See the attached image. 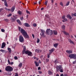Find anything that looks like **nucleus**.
Listing matches in <instances>:
<instances>
[{
    "label": "nucleus",
    "instance_id": "obj_1",
    "mask_svg": "<svg viewBox=\"0 0 76 76\" xmlns=\"http://www.w3.org/2000/svg\"><path fill=\"white\" fill-rule=\"evenodd\" d=\"M18 29L20 31H21L20 32L22 34L23 36L24 37V38H26L28 39L29 38V36L27 32H26L24 29L21 28L20 27L18 28Z\"/></svg>",
    "mask_w": 76,
    "mask_h": 76
},
{
    "label": "nucleus",
    "instance_id": "obj_2",
    "mask_svg": "<svg viewBox=\"0 0 76 76\" xmlns=\"http://www.w3.org/2000/svg\"><path fill=\"white\" fill-rule=\"evenodd\" d=\"M53 32L55 35H57V31L55 30H51L50 29H47L46 32V34L50 35H52Z\"/></svg>",
    "mask_w": 76,
    "mask_h": 76
},
{
    "label": "nucleus",
    "instance_id": "obj_3",
    "mask_svg": "<svg viewBox=\"0 0 76 76\" xmlns=\"http://www.w3.org/2000/svg\"><path fill=\"white\" fill-rule=\"evenodd\" d=\"M26 51V46H24L23 47V50L22 51V53L23 54H24L25 53L26 54H28V56H33L32 55V53L31 51H29V50Z\"/></svg>",
    "mask_w": 76,
    "mask_h": 76
},
{
    "label": "nucleus",
    "instance_id": "obj_4",
    "mask_svg": "<svg viewBox=\"0 0 76 76\" xmlns=\"http://www.w3.org/2000/svg\"><path fill=\"white\" fill-rule=\"evenodd\" d=\"M5 70L7 72H12L13 70V68L10 66H7L5 67Z\"/></svg>",
    "mask_w": 76,
    "mask_h": 76
},
{
    "label": "nucleus",
    "instance_id": "obj_5",
    "mask_svg": "<svg viewBox=\"0 0 76 76\" xmlns=\"http://www.w3.org/2000/svg\"><path fill=\"white\" fill-rule=\"evenodd\" d=\"M19 41L20 42H22V43L24 42V38H23V37L22 35H20L19 36Z\"/></svg>",
    "mask_w": 76,
    "mask_h": 76
},
{
    "label": "nucleus",
    "instance_id": "obj_6",
    "mask_svg": "<svg viewBox=\"0 0 76 76\" xmlns=\"http://www.w3.org/2000/svg\"><path fill=\"white\" fill-rule=\"evenodd\" d=\"M69 57L71 58L76 59V54H71L69 55Z\"/></svg>",
    "mask_w": 76,
    "mask_h": 76
},
{
    "label": "nucleus",
    "instance_id": "obj_7",
    "mask_svg": "<svg viewBox=\"0 0 76 76\" xmlns=\"http://www.w3.org/2000/svg\"><path fill=\"white\" fill-rule=\"evenodd\" d=\"M54 50H55V48H52L50 50H49V53L50 54H52L53 52L54 51Z\"/></svg>",
    "mask_w": 76,
    "mask_h": 76
},
{
    "label": "nucleus",
    "instance_id": "obj_8",
    "mask_svg": "<svg viewBox=\"0 0 76 76\" xmlns=\"http://www.w3.org/2000/svg\"><path fill=\"white\" fill-rule=\"evenodd\" d=\"M58 68L60 70L59 71L60 72H63V68L60 65L58 66Z\"/></svg>",
    "mask_w": 76,
    "mask_h": 76
},
{
    "label": "nucleus",
    "instance_id": "obj_9",
    "mask_svg": "<svg viewBox=\"0 0 76 76\" xmlns=\"http://www.w3.org/2000/svg\"><path fill=\"white\" fill-rule=\"evenodd\" d=\"M35 51L36 53H41V52H42V50H40L38 49H37L35 50Z\"/></svg>",
    "mask_w": 76,
    "mask_h": 76
},
{
    "label": "nucleus",
    "instance_id": "obj_10",
    "mask_svg": "<svg viewBox=\"0 0 76 76\" xmlns=\"http://www.w3.org/2000/svg\"><path fill=\"white\" fill-rule=\"evenodd\" d=\"M2 1H4V5H5L6 6H7V7L8 6V5H7V1L6 0H2Z\"/></svg>",
    "mask_w": 76,
    "mask_h": 76
},
{
    "label": "nucleus",
    "instance_id": "obj_11",
    "mask_svg": "<svg viewBox=\"0 0 76 76\" xmlns=\"http://www.w3.org/2000/svg\"><path fill=\"white\" fill-rule=\"evenodd\" d=\"M15 6H14L12 7L11 8V10L12 12H13L15 10Z\"/></svg>",
    "mask_w": 76,
    "mask_h": 76
},
{
    "label": "nucleus",
    "instance_id": "obj_12",
    "mask_svg": "<svg viewBox=\"0 0 76 76\" xmlns=\"http://www.w3.org/2000/svg\"><path fill=\"white\" fill-rule=\"evenodd\" d=\"M5 46H6V43H5L4 42H3L2 44L1 45V48H4L5 47Z\"/></svg>",
    "mask_w": 76,
    "mask_h": 76
},
{
    "label": "nucleus",
    "instance_id": "obj_13",
    "mask_svg": "<svg viewBox=\"0 0 76 76\" xmlns=\"http://www.w3.org/2000/svg\"><path fill=\"white\" fill-rule=\"evenodd\" d=\"M66 52L68 54H72V53H73V52L72 51V50H66Z\"/></svg>",
    "mask_w": 76,
    "mask_h": 76
},
{
    "label": "nucleus",
    "instance_id": "obj_14",
    "mask_svg": "<svg viewBox=\"0 0 76 76\" xmlns=\"http://www.w3.org/2000/svg\"><path fill=\"white\" fill-rule=\"evenodd\" d=\"M48 62H49V59L48 58H46L45 61H44V63L45 64H47Z\"/></svg>",
    "mask_w": 76,
    "mask_h": 76
},
{
    "label": "nucleus",
    "instance_id": "obj_15",
    "mask_svg": "<svg viewBox=\"0 0 76 76\" xmlns=\"http://www.w3.org/2000/svg\"><path fill=\"white\" fill-rule=\"evenodd\" d=\"M24 25L26 27H30V25L28 23H25L24 24Z\"/></svg>",
    "mask_w": 76,
    "mask_h": 76
},
{
    "label": "nucleus",
    "instance_id": "obj_16",
    "mask_svg": "<svg viewBox=\"0 0 76 76\" xmlns=\"http://www.w3.org/2000/svg\"><path fill=\"white\" fill-rule=\"evenodd\" d=\"M66 18H69V19L70 20L72 19V16H71V15H70L69 14H68L66 15Z\"/></svg>",
    "mask_w": 76,
    "mask_h": 76
},
{
    "label": "nucleus",
    "instance_id": "obj_17",
    "mask_svg": "<svg viewBox=\"0 0 76 76\" xmlns=\"http://www.w3.org/2000/svg\"><path fill=\"white\" fill-rule=\"evenodd\" d=\"M68 41L71 44H74V42H73L72 41V40L71 39H69Z\"/></svg>",
    "mask_w": 76,
    "mask_h": 76
},
{
    "label": "nucleus",
    "instance_id": "obj_18",
    "mask_svg": "<svg viewBox=\"0 0 76 76\" xmlns=\"http://www.w3.org/2000/svg\"><path fill=\"white\" fill-rule=\"evenodd\" d=\"M34 64H35L37 67H38V66H39V63L37 62V61H34Z\"/></svg>",
    "mask_w": 76,
    "mask_h": 76
},
{
    "label": "nucleus",
    "instance_id": "obj_19",
    "mask_svg": "<svg viewBox=\"0 0 76 76\" xmlns=\"http://www.w3.org/2000/svg\"><path fill=\"white\" fill-rule=\"evenodd\" d=\"M40 35L42 37H45V36L44 35V33H41Z\"/></svg>",
    "mask_w": 76,
    "mask_h": 76
},
{
    "label": "nucleus",
    "instance_id": "obj_20",
    "mask_svg": "<svg viewBox=\"0 0 76 76\" xmlns=\"http://www.w3.org/2000/svg\"><path fill=\"white\" fill-rule=\"evenodd\" d=\"M58 43H55L53 44V46L55 47V48H57V46H58Z\"/></svg>",
    "mask_w": 76,
    "mask_h": 76
},
{
    "label": "nucleus",
    "instance_id": "obj_21",
    "mask_svg": "<svg viewBox=\"0 0 76 76\" xmlns=\"http://www.w3.org/2000/svg\"><path fill=\"white\" fill-rule=\"evenodd\" d=\"M16 21L18 23L19 25H22V23H21L20 21V20L18 19Z\"/></svg>",
    "mask_w": 76,
    "mask_h": 76
},
{
    "label": "nucleus",
    "instance_id": "obj_22",
    "mask_svg": "<svg viewBox=\"0 0 76 76\" xmlns=\"http://www.w3.org/2000/svg\"><path fill=\"white\" fill-rule=\"evenodd\" d=\"M54 63H55V64L58 63V60L56 59L54 61Z\"/></svg>",
    "mask_w": 76,
    "mask_h": 76
},
{
    "label": "nucleus",
    "instance_id": "obj_23",
    "mask_svg": "<svg viewBox=\"0 0 76 76\" xmlns=\"http://www.w3.org/2000/svg\"><path fill=\"white\" fill-rule=\"evenodd\" d=\"M48 74L50 75H52V74H53V73L50 70H49L48 71Z\"/></svg>",
    "mask_w": 76,
    "mask_h": 76
},
{
    "label": "nucleus",
    "instance_id": "obj_24",
    "mask_svg": "<svg viewBox=\"0 0 76 76\" xmlns=\"http://www.w3.org/2000/svg\"><path fill=\"white\" fill-rule=\"evenodd\" d=\"M7 50L8 51H9V53H11V52H12V50L10 48H7Z\"/></svg>",
    "mask_w": 76,
    "mask_h": 76
},
{
    "label": "nucleus",
    "instance_id": "obj_25",
    "mask_svg": "<svg viewBox=\"0 0 76 76\" xmlns=\"http://www.w3.org/2000/svg\"><path fill=\"white\" fill-rule=\"evenodd\" d=\"M63 32L64 34H65V35H69V33H67L65 31H63Z\"/></svg>",
    "mask_w": 76,
    "mask_h": 76
},
{
    "label": "nucleus",
    "instance_id": "obj_26",
    "mask_svg": "<svg viewBox=\"0 0 76 76\" xmlns=\"http://www.w3.org/2000/svg\"><path fill=\"white\" fill-rule=\"evenodd\" d=\"M23 64L22 63H20V64H19L18 66L19 67H22V66Z\"/></svg>",
    "mask_w": 76,
    "mask_h": 76
},
{
    "label": "nucleus",
    "instance_id": "obj_27",
    "mask_svg": "<svg viewBox=\"0 0 76 76\" xmlns=\"http://www.w3.org/2000/svg\"><path fill=\"white\" fill-rule=\"evenodd\" d=\"M18 13L20 15H22V12L20 10H19Z\"/></svg>",
    "mask_w": 76,
    "mask_h": 76
},
{
    "label": "nucleus",
    "instance_id": "obj_28",
    "mask_svg": "<svg viewBox=\"0 0 76 76\" xmlns=\"http://www.w3.org/2000/svg\"><path fill=\"white\" fill-rule=\"evenodd\" d=\"M0 51L2 52V53H5L6 50L3 49H1L0 50Z\"/></svg>",
    "mask_w": 76,
    "mask_h": 76
},
{
    "label": "nucleus",
    "instance_id": "obj_29",
    "mask_svg": "<svg viewBox=\"0 0 76 76\" xmlns=\"http://www.w3.org/2000/svg\"><path fill=\"white\" fill-rule=\"evenodd\" d=\"M5 9L6 10H8V11H11V9H8L6 8H5Z\"/></svg>",
    "mask_w": 76,
    "mask_h": 76
},
{
    "label": "nucleus",
    "instance_id": "obj_30",
    "mask_svg": "<svg viewBox=\"0 0 76 76\" xmlns=\"http://www.w3.org/2000/svg\"><path fill=\"white\" fill-rule=\"evenodd\" d=\"M62 29H65V26L63 25L62 26Z\"/></svg>",
    "mask_w": 76,
    "mask_h": 76
},
{
    "label": "nucleus",
    "instance_id": "obj_31",
    "mask_svg": "<svg viewBox=\"0 0 76 76\" xmlns=\"http://www.w3.org/2000/svg\"><path fill=\"white\" fill-rule=\"evenodd\" d=\"M70 4V2L68 1V2L66 4V6H68V5H69V4Z\"/></svg>",
    "mask_w": 76,
    "mask_h": 76
},
{
    "label": "nucleus",
    "instance_id": "obj_32",
    "mask_svg": "<svg viewBox=\"0 0 76 76\" xmlns=\"http://www.w3.org/2000/svg\"><path fill=\"white\" fill-rule=\"evenodd\" d=\"M40 58L42 60V58H43V55H42L40 56Z\"/></svg>",
    "mask_w": 76,
    "mask_h": 76
},
{
    "label": "nucleus",
    "instance_id": "obj_33",
    "mask_svg": "<svg viewBox=\"0 0 76 76\" xmlns=\"http://www.w3.org/2000/svg\"><path fill=\"white\" fill-rule=\"evenodd\" d=\"M26 12L27 14H29V15H30L31 14V13H30V12L28 10H26Z\"/></svg>",
    "mask_w": 76,
    "mask_h": 76
},
{
    "label": "nucleus",
    "instance_id": "obj_34",
    "mask_svg": "<svg viewBox=\"0 0 76 76\" xmlns=\"http://www.w3.org/2000/svg\"><path fill=\"white\" fill-rule=\"evenodd\" d=\"M51 54H50V53H49V54H48V58H50V55H51Z\"/></svg>",
    "mask_w": 76,
    "mask_h": 76
},
{
    "label": "nucleus",
    "instance_id": "obj_35",
    "mask_svg": "<svg viewBox=\"0 0 76 76\" xmlns=\"http://www.w3.org/2000/svg\"><path fill=\"white\" fill-rule=\"evenodd\" d=\"M14 76H19V74L17 73H15Z\"/></svg>",
    "mask_w": 76,
    "mask_h": 76
},
{
    "label": "nucleus",
    "instance_id": "obj_36",
    "mask_svg": "<svg viewBox=\"0 0 76 76\" xmlns=\"http://www.w3.org/2000/svg\"><path fill=\"white\" fill-rule=\"evenodd\" d=\"M4 20L7 22H9V20L8 19H5Z\"/></svg>",
    "mask_w": 76,
    "mask_h": 76
},
{
    "label": "nucleus",
    "instance_id": "obj_37",
    "mask_svg": "<svg viewBox=\"0 0 76 76\" xmlns=\"http://www.w3.org/2000/svg\"><path fill=\"white\" fill-rule=\"evenodd\" d=\"M12 15V14L11 13H10L8 15H7V17H10V16H11Z\"/></svg>",
    "mask_w": 76,
    "mask_h": 76
},
{
    "label": "nucleus",
    "instance_id": "obj_38",
    "mask_svg": "<svg viewBox=\"0 0 76 76\" xmlns=\"http://www.w3.org/2000/svg\"><path fill=\"white\" fill-rule=\"evenodd\" d=\"M41 33L45 32V31H44L42 29H41Z\"/></svg>",
    "mask_w": 76,
    "mask_h": 76
},
{
    "label": "nucleus",
    "instance_id": "obj_39",
    "mask_svg": "<svg viewBox=\"0 0 76 76\" xmlns=\"http://www.w3.org/2000/svg\"><path fill=\"white\" fill-rule=\"evenodd\" d=\"M60 4L61 5V6H63V4L62 2H61L60 3Z\"/></svg>",
    "mask_w": 76,
    "mask_h": 76
},
{
    "label": "nucleus",
    "instance_id": "obj_40",
    "mask_svg": "<svg viewBox=\"0 0 76 76\" xmlns=\"http://www.w3.org/2000/svg\"><path fill=\"white\" fill-rule=\"evenodd\" d=\"M40 41V40H39V38H37V43H39Z\"/></svg>",
    "mask_w": 76,
    "mask_h": 76
},
{
    "label": "nucleus",
    "instance_id": "obj_41",
    "mask_svg": "<svg viewBox=\"0 0 76 76\" xmlns=\"http://www.w3.org/2000/svg\"><path fill=\"white\" fill-rule=\"evenodd\" d=\"M1 32H5V30H4V29H1Z\"/></svg>",
    "mask_w": 76,
    "mask_h": 76
},
{
    "label": "nucleus",
    "instance_id": "obj_42",
    "mask_svg": "<svg viewBox=\"0 0 76 76\" xmlns=\"http://www.w3.org/2000/svg\"><path fill=\"white\" fill-rule=\"evenodd\" d=\"M23 17H22L20 18V20H23Z\"/></svg>",
    "mask_w": 76,
    "mask_h": 76
},
{
    "label": "nucleus",
    "instance_id": "obj_43",
    "mask_svg": "<svg viewBox=\"0 0 76 76\" xmlns=\"http://www.w3.org/2000/svg\"><path fill=\"white\" fill-rule=\"evenodd\" d=\"M48 3V1H46L45 2V5H47Z\"/></svg>",
    "mask_w": 76,
    "mask_h": 76
},
{
    "label": "nucleus",
    "instance_id": "obj_44",
    "mask_svg": "<svg viewBox=\"0 0 76 76\" xmlns=\"http://www.w3.org/2000/svg\"><path fill=\"white\" fill-rule=\"evenodd\" d=\"M12 20L13 22H14L16 20L15 19V18H12Z\"/></svg>",
    "mask_w": 76,
    "mask_h": 76
},
{
    "label": "nucleus",
    "instance_id": "obj_45",
    "mask_svg": "<svg viewBox=\"0 0 76 76\" xmlns=\"http://www.w3.org/2000/svg\"><path fill=\"white\" fill-rule=\"evenodd\" d=\"M36 26H37L36 24L34 23L33 24V26H34V27H36Z\"/></svg>",
    "mask_w": 76,
    "mask_h": 76
},
{
    "label": "nucleus",
    "instance_id": "obj_46",
    "mask_svg": "<svg viewBox=\"0 0 76 76\" xmlns=\"http://www.w3.org/2000/svg\"><path fill=\"white\" fill-rule=\"evenodd\" d=\"M14 59H15V60H17L18 59V57L16 56H15L14 57Z\"/></svg>",
    "mask_w": 76,
    "mask_h": 76
},
{
    "label": "nucleus",
    "instance_id": "obj_47",
    "mask_svg": "<svg viewBox=\"0 0 76 76\" xmlns=\"http://www.w3.org/2000/svg\"><path fill=\"white\" fill-rule=\"evenodd\" d=\"M62 19H64V18H65V16L64 15V16H63L62 17Z\"/></svg>",
    "mask_w": 76,
    "mask_h": 76
},
{
    "label": "nucleus",
    "instance_id": "obj_48",
    "mask_svg": "<svg viewBox=\"0 0 76 76\" xmlns=\"http://www.w3.org/2000/svg\"><path fill=\"white\" fill-rule=\"evenodd\" d=\"M8 62L9 64H10V61L9 59L8 60Z\"/></svg>",
    "mask_w": 76,
    "mask_h": 76
},
{
    "label": "nucleus",
    "instance_id": "obj_49",
    "mask_svg": "<svg viewBox=\"0 0 76 76\" xmlns=\"http://www.w3.org/2000/svg\"><path fill=\"white\" fill-rule=\"evenodd\" d=\"M38 70H41V67L40 66H39L38 68Z\"/></svg>",
    "mask_w": 76,
    "mask_h": 76
},
{
    "label": "nucleus",
    "instance_id": "obj_50",
    "mask_svg": "<svg viewBox=\"0 0 76 76\" xmlns=\"http://www.w3.org/2000/svg\"><path fill=\"white\" fill-rule=\"evenodd\" d=\"M64 20H65V21H67V20H68L67 19V18H65Z\"/></svg>",
    "mask_w": 76,
    "mask_h": 76
},
{
    "label": "nucleus",
    "instance_id": "obj_51",
    "mask_svg": "<svg viewBox=\"0 0 76 76\" xmlns=\"http://www.w3.org/2000/svg\"><path fill=\"white\" fill-rule=\"evenodd\" d=\"M76 61H73L72 63H73V64H76Z\"/></svg>",
    "mask_w": 76,
    "mask_h": 76
},
{
    "label": "nucleus",
    "instance_id": "obj_52",
    "mask_svg": "<svg viewBox=\"0 0 76 76\" xmlns=\"http://www.w3.org/2000/svg\"><path fill=\"white\" fill-rule=\"evenodd\" d=\"M59 71V68H57L56 69V71H57V72H58Z\"/></svg>",
    "mask_w": 76,
    "mask_h": 76
},
{
    "label": "nucleus",
    "instance_id": "obj_53",
    "mask_svg": "<svg viewBox=\"0 0 76 76\" xmlns=\"http://www.w3.org/2000/svg\"><path fill=\"white\" fill-rule=\"evenodd\" d=\"M73 16H75V17H76V13L74 14Z\"/></svg>",
    "mask_w": 76,
    "mask_h": 76
},
{
    "label": "nucleus",
    "instance_id": "obj_54",
    "mask_svg": "<svg viewBox=\"0 0 76 76\" xmlns=\"http://www.w3.org/2000/svg\"><path fill=\"white\" fill-rule=\"evenodd\" d=\"M32 37H33V38H34V37H35V36L34 35V34H32Z\"/></svg>",
    "mask_w": 76,
    "mask_h": 76
},
{
    "label": "nucleus",
    "instance_id": "obj_55",
    "mask_svg": "<svg viewBox=\"0 0 76 76\" xmlns=\"http://www.w3.org/2000/svg\"><path fill=\"white\" fill-rule=\"evenodd\" d=\"M18 18V17H17L16 16H15L14 17V18H15V19L16 20V19H17V18Z\"/></svg>",
    "mask_w": 76,
    "mask_h": 76
},
{
    "label": "nucleus",
    "instance_id": "obj_56",
    "mask_svg": "<svg viewBox=\"0 0 76 76\" xmlns=\"http://www.w3.org/2000/svg\"><path fill=\"white\" fill-rule=\"evenodd\" d=\"M39 73H40V74H42V71H39Z\"/></svg>",
    "mask_w": 76,
    "mask_h": 76
},
{
    "label": "nucleus",
    "instance_id": "obj_57",
    "mask_svg": "<svg viewBox=\"0 0 76 76\" xmlns=\"http://www.w3.org/2000/svg\"><path fill=\"white\" fill-rule=\"evenodd\" d=\"M39 64H40V63H41V60H39Z\"/></svg>",
    "mask_w": 76,
    "mask_h": 76
},
{
    "label": "nucleus",
    "instance_id": "obj_58",
    "mask_svg": "<svg viewBox=\"0 0 76 76\" xmlns=\"http://www.w3.org/2000/svg\"><path fill=\"white\" fill-rule=\"evenodd\" d=\"M52 3H53L54 2V0H51Z\"/></svg>",
    "mask_w": 76,
    "mask_h": 76
},
{
    "label": "nucleus",
    "instance_id": "obj_59",
    "mask_svg": "<svg viewBox=\"0 0 76 76\" xmlns=\"http://www.w3.org/2000/svg\"><path fill=\"white\" fill-rule=\"evenodd\" d=\"M2 10H3V9L1 8L0 9V12H1V11Z\"/></svg>",
    "mask_w": 76,
    "mask_h": 76
},
{
    "label": "nucleus",
    "instance_id": "obj_60",
    "mask_svg": "<svg viewBox=\"0 0 76 76\" xmlns=\"http://www.w3.org/2000/svg\"><path fill=\"white\" fill-rule=\"evenodd\" d=\"M34 59H37V57H35V56H34Z\"/></svg>",
    "mask_w": 76,
    "mask_h": 76
},
{
    "label": "nucleus",
    "instance_id": "obj_61",
    "mask_svg": "<svg viewBox=\"0 0 76 76\" xmlns=\"http://www.w3.org/2000/svg\"><path fill=\"white\" fill-rule=\"evenodd\" d=\"M10 64H13V62H11V63H10Z\"/></svg>",
    "mask_w": 76,
    "mask_h": 76
},
{
    "label": "nucleus",
    "instance_id": "obj_62",
    "mask_svg": "<svg viewBox=\"0 0 76 76\" xmlns=\"http://www.w3.org/2000/svg\"><path fill=\"white\" fill-rule=\"evenodd\" d=\"M41 10H44V8H42L41 9Z\"/></svg>",
    "mask_w": 76,
    "mask_h": 76
},
{
    "label": "nucleus",
    "instance_id": "obj_63",
    "mask_svg": "<svg viewBox=\"0 0 76 76\" xmlns=\"http://www.w3.org/2000/svg\"><path fill=\"white\" fill-rule=\"evenodd\" d=\"M41 4V1L39 2V4Z\"/></svg>",
    "mask_w": 76,
    "mask_h": 76
},
{
    "label": "nucleus",
    "instance_id": "obj_64",
    "mask_svg": "<svg viewBox=\"0 0 76 76\" xmlns=\"http://www.w3.org/2000/svg\"><path fill=\"white\" fill-rule=\"evenodd\" d=\"M60 76H63V74H61L60 75Z\"/></svg>",
    "mask_w": 76,
    "mask_h": 76
}]
</instances>
